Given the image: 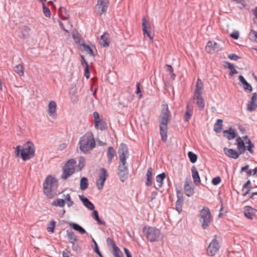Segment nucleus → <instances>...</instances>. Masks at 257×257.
<instances>
[{"instance_id":"f257e3e1","label":"nucleus","mask_w":257,"mask_h":257,"mask_svg":"<svg viewBox=\"0 0 257 257\" xmlns=\"http://www.w3.org/2000/svg\"><path fill=\"white\" fill-rule=\"evenodd\" d=\"M15 153L17 156L20 155L23 161L30 160L35 156V145L31 141H28L22 147L17 146Z\"/></svg>"},{"instance_id":"f03ea898","label":"nucleus","mask_w":257,"mask_h":257,"mask_svg":"<svg viewBox=\"0 0 257 257\" xmlns=\"http://www.w3.org/2000/svg\"><path fill=\"white\" fill-rule=\"evenodd\" d=\"M79 144L80 150L84 153L91 150L96 146L93 134L91 132L86 133L80 138Z\"/></svg>"},{"instance_id":"7ed1b4c3","label":"nucleus","mask_w":257,"mask_h":257,"mask_svg":"<svg viewBox=\"0 0 257 257\" xmlns=\"http://www.w3.org/2000/svg\"><path fill=\"white\" fill-rule=\"evenodd\" d=\"M44 194L48 198H52L54 194L52 192L53 187L57 188L58 186V181L55 177L52 175H48L45 178L43 184Z\"/></svg>"},{"instance_id":"20e7f679","label":"nucleus","mask_w":257,"mask_h":257,"mask_svg":"<svg viewBox=\"0 0 257 257\" xmlns=\"http://www.w3.org/2000/svg\"><path fill=\"white\" fill-rule=\"evenodd\" d=\"M199 221L203 229H207L212 221V217L209 208L204 206L200 211Z\"/></svg>"},{"instance_id":"39448f33","label":"nucleus","mask_w":257,"mask_h":257,"mask_svg":"<svg viewBox=\"0 0 257 257\" xmlns=\"http://www.w3.org/2000/svg\"><path fill=\"white\" fill-rule=\"evenodd\" d=\"M143 231L147 239L150 242L158 241L163 237L160 230L155 227L145 226Z\"/></svg>"},{"instance_id":"423d86ee","label":"nucleus","mask_w":257,"mask_h":257,"mask_svg":"<svg viewBox=\"0 0 257 257\" xmlns=\"http://www.w3.org/2000/svg\"><path fill=\"white\" fill-rule=\"evenodd\" d=\"M171 118V113L169 109L168 104H162L161 113L158 118L159 124L168 125Z\"/></svg>"},{"instance_id":"0eeeda50","label":"nucleus","mask_w":257,"mask_h":257,"mask_svg":"<svg viewBox=\"0 0 257 257\" xmlns=\"http://www.w3.org/2000/svg\"><path fill=\"white\" fill-rule=\"evenodd\" d=\"M118 154L119 159V163H126V159L128 157V150L126 144L121 143L118 149Z\"/></svg>"},{"instance_id":"6e6552de","label":"nucleus","mask_w":257,"mask_h":257,"mask_svg":"<svg viewBox=\"0 0 257 257\" xmlns=\"http://www.w3.org/2000/svg\"><path fill=\"white\" fill-rule=\"evenodd\" d=\"M118 175L120 181L124 182L128 178V169L127 164L126 163H119L118 166Z\"/></svg>"},{"instance_id":"1a4fd4ad","label":"nucleus","mask_w":257,"mask_h":257,"mask_svg":"<svg viewBox=\"0 0 257 257\" xmlns=\"http://www.w3.org/2000/svg\"><path fill=\"white\" fill-rule=\"evenodd\" d=\"M109 5V0H97V5L95 7V11L97 14L101 16L106 12Z\"/></svg>"},{"instance_id":"9d476101","label":"nucleus","mask_w":257,"mask_h":257,"mask_svg":"<svg viewBox=\"0 0 257 257\" xmlns=\"http://www.w3.org/2000/svg\"><path fill=\"white\" fill-rule=\"evenodd\" d=\"M216 235H215V238L210 243L207 248V253L208 255H214L217 253L219 248V242L216 239Z\"/></svg>"},{"instance_id":"9b49d317","label":"nucleus","mask_w":257,"mask_h":257,"mask_svg":"<svg viewBox=\"0 0 257 257\" xmlns=\"http://www.w3.org/2000/svg\"><path fill=\"white\" fill-rule=\"evenodd\" d=\"M221 50V48L218 43L212 41H209L205 47L206 51L210 54L218 52Z\"/></svg>"},{"instance_id":"f8f14e48","label":"nucleus","mask_w":257,"mask_h":257,"mask_svg":"<svg viewBox=\"0 0 257 257\" xmlns=\"http://www.w3.org/2000/svg\"><path fill=\"white\" fill-rule=\"evenodd\" d=\"M177 200L176 203V209L180 213L182 211V205L183 203V194L181 191H177Z\"/></svg>"},{"instance_id":"ddd939ff","label":"nucleus","mask_w":257,"mask_h":257,"mask_svg":"<svg viewBox=\"0 0 257 257\" xmlns=\"http://www.w3.org/2000/svg\"><path fill=\"white\" fill-rule=\"evenodd\" d=\"M257 210L249 206H245L244 207V215L249 219H252Z\"/></svg>"},{"instance_id":"4468645a","label":"nucleus","mask_w":257,"mask_h":257,"mask_svg":"<svg viewBox=\"0 0 257 257\" xmlns=\"http://www.w3.org/2000/svg\"><path fill=\"white\" fill-rule=\"evenodd\" d=\"M78 43L79 45L83 47V51H84L86 54H89L92 57H94V54L91 48L85 42L83 39H80L78 41Z\"/></svg>"},{"instance_id":"2eb2a0df","label":"nucleus","mask_w":257,"mask_h":257,"mask_svg":"<svg viewBox=\"0 0 257 257\" xmlns=\"http://www.w3.org/2000/svg\"><path fill=\"white\" fill-rule=\"evenodd\" d=\"M195 86L196 88L193 95V98H198V97L202 93V89L203 86V84L200 79L198 78L197 79Z\"/></svg>"},{"instance_id":"dca6fc26","label":"nucleus","mask_w":257,"mask_h":257,"mask_svg":"<svg viewBox=\"0 0 257 257\" xmlns=\"http://www.w3.org/2000/svg\"><path fill=\"white\" fill-rule=\"evenodd\" d=\"M147 21L146 20V18L145 17H143L142 19L143 34L145 37L148 36V37H149L151 41H153L154 39L153 36H151L150 32L149 31H148V29H150L151 27L150 26H147Z\"/></svg>"},{"instance_id":"f3484780","label":"nucleus","mask_w":257,"mask_h":257,"mask_svg":"<svg viewBox=\"0 0 257 257\" xmlns=\"http://www.w3.org/2000/svg\"><path fill=\"white\" fill-rule=\"evenodd\" d=\"M223 151L226 156L232 159H236L240 156L239 153L233 149L224 148L223 149Z\"/></svg>"},{"instance_id":"a211bd4d","label":"nucleus","mask_w":257,"mask_h":257,"mask_svg":"<svg viewBox=\"0 0 257 257\" xmlns=\"http://www.w3.org/2000/svg\"><path fill=\"white\" fill-rule=\"evenodd\" d=\"M257 99V93L256 92L252 94V96L251 98L250 102L247 104L246 109L247 110L252 112L254 111L256 107V101Z\"/></svg>"},{"instance_id":"6ab92c4d","label":"nucleus","mask_w":257,"mask_h":257,"mask_svg":"<svg viewBox=\"0 0 257 257\" xmlns=\"http://www.w3.org/2000/svg\"><path fill=\"white\" fill-rule=\"evenodd\" d=\"M236 142L238 151L237 152L239 153L240 155L243 154L246 150V146L245 145L244 142L240 137L237 138L236 139Z\"/></svg>"},{"instance_id":"aec40b11","label":"nucleus","mask_w":257,"mask_h":257,"mask_svg":"<svg viewBox=\"0 0 257 257\" xmlns=\"http://www.w3.org/2000/svg\"><path fill=\"white\" fill-rule=\"evenodd\" d=\"M80 200L82 201L83 205L90 210H92L94 209L95 207L93 204L89 201V200L83 195H79Z\"/></svg>"},{"instance_id":"412c9836","label":"nucleus","mask_w":257,"mask_h":257,"mask_svg":"<svg viewBox=\"0 0 257 257\" xmlns=\"http://www.w3.org/2000/svg\"><path fill=\"white\" fill-rule=\"evenodd\" d=\"M159 126L161 140L163 142L166 143L167 140L168 125L159 124Z\"/></svg>"},{"instance_id":"4be33fe9","label":"nucleus","mask_w":257,"mask_h":257,"mask_svg":"<svg viewBox=\"0 0 257 257\" xmlns=\"http://www.w3.org/2000/svg\"><path fill=\"white\" fill-rule=\"evenodd\" d=\"M191 172L194 183L196 185H198L200 183L201 180L199 173L195 166L192 167Z\"/></svg>"},{"instance_id":"5701e85b","label":"nucleus","mask_w":257,"mask_h":257,"mask_svg":"<svg viewBox=\"0 0 257 257\" xmlns=\"http://www.w3.org/2000/svg\"><path fill=\"white\" fill-rule=\"evenodd\" d=\"M224 136L225 137L227 140H231L234 139L236 136V134L235 130L231 127H229L228 130H224L223 132Z\"/></svg>"},{"instance_id":"b1692460","label":"nucleus","mask_w":257,"mask_h":257,"mask_svg":"<svg viewBox=\"0 0 257 257\" xmlns=\"http://www.w3.org/2000/svg\"><path fill=\"white\" fill-rule=\"evenodd\" d=\"M74 169L66 167V166H64L63 168V174L61 178L62 179H67L74 173Z\"/></svg>"},{"instance_id":"393cba45","label":"nucleus","mask_w":257,"mask_h":257,"mask_svg":"<svg viewBox=\"0 0 257 257\" xmlns=\"http://www.w3.org/2000/svg\"><path fill=\"white\" fill-rule=\"evenodd\" d=\"M238 79L239 81L242 83L243 88L245 90H248L249 92L252 91V86L247 82L243 76L239 75L238 77Z\"/></svg>"},{"instance_id":"a878e982","label":"nucleus","mask_w":257,"mask_h":257,"mask_svg":"<svg viewBox=\"0 0 257 257\" xmlns=\"http://www.w3.org/2000/svg\"><path fill=\"white\" fill-rule=\"evenodd\" d=\"M108 163L110 164L114 156H116V153L112 147H109L106 152Z\"/></svg>"},{"instance_id":"bb28decb","label":"nucleus","mask_w":257,"mask_h":257,"mask_svg":"<svg viewBox=\"0 0 257 257\" xmlns=\"http://www.w3.org/2000/svg\"><path fill=\"white\" fill-rule=\"evenodd\" d=\"M152 180H153V169L151 167H150L147 172L146 174V185L147 186H151L152 185Z\"/></svg>"},{"instance_id":"cd10ccee","label":"nucleus","mask_w":257,"mask_h":257,"mask_svg":"<svg viewBox=\"0 0 257 257\" xmlns=\"http://www.w3.org/2000/svg\"><path fill=\"white\" fill-rule=\"evenodd\" d=\"M193 114V107L187 103L186 107V112L184 114V119L186 121H189Z\"/></svg>"},{"instance_id":"c85d7f7f","label":"nucleus","mask_w":257,"mask_h":257,"mask_svg":"<svg viewBox=\"0 0 257 257\" xmlns=\"http://www.w3.org/2000/svg\"><path fill=\"white\" fill-rule=\"evenodd\" d=\"M56 103L54 101H51L48 105V113L51 116H53L56 111Z\"/></svg>"},{"instance_id":"c756f323","label":"nucleus","mask_w":257,"mask_h":257,"mask_svg":"<svg viewBox=\"0 0 257 257\" xmlns=\"http://www.w3.org/2000/svg\"><path fill=\"white\" fill-rule=\"evenodd\" d=\"M31 29L28 26H24L21 29V36L22 39H25L29 37Z\"/></svg>"},{"instance_id":"7c9ffc66","label":"nucleus","mask_w":257,"mask_h":257,"mask_svg":"<svg viewBox=\"0 0 257 257\" xmlns=\"http://www.w3.org/2000/svg\"><path fill=\"white\" fill-rule=\"evenodd\" d=\"M166 174L164 172L162 173L161 174H159L156 176V181L159 183L158 185V187L156 188L157 189L162 187L163 181L166 178Z\"/></svg>"},{"instance_id":"2f4dec72","label":"nucleus","mask_w":257,"mask_h":257,"mask_svg":"<svg viewBox=\"0 0 257 257\" xmlns=\"http://www.w3.org/2000/svg\"><path fill=\"white\" fill-rule=\"evenodd\" d=\"M222 123L223 120L221 119H218L216 123L214 125L213 130L216 133H219L222 130Z\"/></svg>"},{"instance_id":"473e14b6","label":"nucleus","mask_w":257,"mask_h":257,"mask_svg":"<svg viewBox=\"0 0 257 257\" xmlns=\"http://www.w3.org/2000/svg\"><path fill=\"white\" fill-rule=\"evenodd\" d=\"M108 176V174L107 172V170L104 168H101L99 170V173L98 175V179L102 181H105L106 178Z\"/></svg>"},{"instance_id":"72a5a7b5","label":"nucleus","mask_w":257,"mask_h":257,"mask_svg":"<svg viewBox=\"0 0 257 257\" xmlns=\"http://www.w3.org/2000/svg\"><path fill=\"white\" fill-rule=\"evenodd\" d=\"M184 190L185 194L188 197L192 196L194 194V188L187 181L185 182Z\"/></svg>"},{"instance_id":"f704fd0d","label":"nucleus","mask_w":257,"mask_h":257,"mask_svg":"<svg viewBox=\"0 0 257 257\" xmlns=\"http://www.w3.org/2000/svg\"><path fill=\"white\" fill-rule=\"evenodd\" d=\"M69 226L73 229L79 231L82 234L86 233L85 230L78 224L74 222H70L69 223Z\"/></svg>"},{"instance_id":"c9c22d12","label":"nucleus","mask_w":257,"mask_h":257,"mask_svg":"<svg viewBox=\"0 0 257 257\" xmlns=\"http://www.w3.org/2000/svg\"><path fill=\"white\" fill-rule=\"evenodd\" d=\"M93 210L92 213V218L95 221H96L97 222V223L98 224L105 225H106L105 222L104 221H102L99 218L98 211L97 210H94V209L93 210Z\"/></svg>"},{"instance_id":"e433bc0d","label":"nucleus","mask_w":257,"mask_h":257,"mask_svg":"<svg viewBox=\"0 0 257 257\" xmlns=\"http://www.w3.org/2000/svg\"><path fill=\"white\" fill-rule=\"evenodd\" d=\"M66 232L69 242H72L73 241L77 240V236L74 234V233L71 230H67Z\"/></svg>"},{"instance_id":"4c0bfd02","label":"nucleus","mask_w":257,"mask_h":257,"mask_svg":"<svg viewBox=\"0 0 257 257\" xmlns=\"http://www.w3.org/2000/svg\"><path fill=\"white\" fill-rule=\"evenodd\" d=\"M14 71L19 75V76L24 75V68L23 65L21 64L17 65L14 68Z\"/></svg>"},{"instance_id":"58836bf2","label":"nucleus","mask_w":257,"mask_h":257,"mask_svg":"<svg viewBox=\"0 0 257 257\" xmlns=\"http://www.w3.org/2000/svg\"><path fill=\"white\" fill-rule=\"evenodd\" d=\"M88 186V179L86 177H82L80 181V188L81 190H86Z\"/></svg>"},{"instance_id":"ea45409f","label":"nucleus","mask_w":257,"mask_h":257,"mask_svg":"<svg viewBox=\"0 0 257 257\" xmlns=\"http://www.w3.org/2000/svg\"><path fill=\"white\" fill-rule=\"evenodd\" d=\"M65 204V200L62 199H55L51 203V205L53 206H58V207H64Z\"/></svg>"},{"instance_id":"a19ab883","label":"nucleus","mask_w":257,"mask_h":257,"mask_svg":"<svg viewBox=\"0 0 257 257\" xmlns=\"http://www.w3.org/2000/svg\"><path fill=\"white\" fill-rule=\"evenodd\" d=\"M106 34L108 35V34L104 32V34L100 36V40L101 41L100 44L104 47L108 46L109 44L108 38L105 36V35Z\"/></svg>"},{"instance_id":"79ce46f5","label":"nucleus","mask_w":257,"mask_h":257,"mask_svg":"<svg viewBox=\"0 0 257 257\" xmlns=\"http://www.w3.org/2000/svg\"><path fill=\"white\" fill-rule=\"evenodd\" d=\"M197 100L196 104L199 108L200 110H202L204 108L205 102L203 98L200 95L198 98H194Z\"/></svg>"},{"instance_id":"37998d69","label":"nucleus","mask_w":257,"mask_h":257,"mask_svg":"<svg viewBox=\"0 0 257 257\" xmlns=\"http://www.w3.org/2000/svg\"><path fill=\"white\" fill-rule=\"evenodd\" d=\"M95 128L101 131H104L107 129V124L105 121L100 120V122L98 123L97 126H95Z\"/></svg>"},{"instance_id":"c03bdc74","label":"nucleus","mask_w":257,"mask_h":257,"mask_svg":"<svg viewBox=\"0 0 257 257\" xmlns=\"http://www.w3.org/2000/svg\"><path fill=\"white\" fill-rule=\"evenodd\" d=\"M188 156L192 163H195L197 160V155L191 151H189L188 153Z\"/></svg>"},{"instance_id":"a18cd8bd","label":"nucleus","mask_w":257,"mask_h":257,"mask_svg":"<svg viewBox=\"0 0 257 257\" xmlns=\"http://www.w3.org/2000/svg\"><path fill=\"white\" fill-rule=\"evenodd\" d=\"M65 201H67V205L68 207H71L74 204V202L71 200L70 195L67 194L63 195Z\"/></svg>"},{"instance_id":"49530a36","label":"nucleus","mask_w":257,"mask_h":257,"mask_svg":"<svg viewBox=\"0 0 257 257\" xmlns=\"http://www.w3.org/2000/svg\"><path fill=\"white\" fill-rule=\"evenodd\" d=\"M225 63L227 65L228 68L230 70L229 72V75L230 76H232L233 75L238 73L237 70L235 69L233 64L228 62H225Z\"/></svg>"},{"instance_id":"de8ad7c7","label":"nucleus","mask_w":257,"mask_h":257,"mask_svg":"<svg viewBox=\"0 0 257 257\" xmlns=\"http://www.w3.org/2000/svg\"><path fill=\"white\" fill-rule=\"evenodd\" d=\"M42 3V6H43V11L44 15L46 17H50L51 16V12L50 9L46 7V6L45 4V2H41Z\"/></svg>"},{"instance_id":"09e8293b","label":"nucleus","mask_w":257,"mask_h":257,"mask_svg":"<svg viewBox=\"0 0 257 257\" xmlns=\"http://www.w3.org/2000/svg\"><path fill=\"white\" fill-rule=\"evenodd\" d=\"M246 143L248 144V145L246 147V149L251 154L253 153V148L254 146V144L252 143L250 139H248V141L246 142Z\"/></svg>"},{"instance_id":"8fccbe9b","label":"nucleus","mask_w":257,"mask_h":257,"mask_svg":"<svg viewBox=\"0 0 257 257\" xmlns=\"http://www.w3.org/2000/svg\"><path fill=\"white\" fill-rule=\"evenodd\" d=\"M249 38L251 41L257 43V32L251 30L249 34Z\"/></svg>"},{"instance_id":"3c124183","label":"nucleus","mask_w":257,"mask_h":257,"mask_svg":"<svg viewBox=\"0 0 257 257\" xmlns=\"http://www.w3.org/2000/svg\"><path fill=\"white\" fill-rule=\"evenodd\" d=\"M76 162L75 161V160L74 159H71L67 162L65 166H66V167L73 168L75 170V165L76 164Z\"/></svg>"},{"instance_id":"603ef678","label":"nucleus","mask_w":257,"mask_h":257,"mask_svg":"<svg viewBox=\"0 0 257 257\" xmlns=\"http://www.w3.org/2000/svg\"><path fill=\"white\" fill-rule=\"evenodd\" d=\"M113 254L115 257H123L122 253L117 246L113 249Z\"/></svg>"},{"instance_id":"864d4df0","label":"nucleus","mask_w":257,"mask_h":257,"mask_svg":"<svg viewBox=\"0 0 257 257\" xmlns=\"http://www.w3.org/2000/svg\"><path fill=\"white\" fill-rule=\"evenodd\" d=\"M56 225V222L54 220H52L49 225V226L47 228V230L48 232H54V227Z\"/></svg>"},{"instance_id":"5fc2aeb1","label":"nucleus","mask_w":257,"mask_h":257,"mask_svg":"<svg viewBox=\"0 0 257 257\" xmlns=\"http://www.w3.org/2000/svg\"><path fill=\"white\" fill-rule=\"evenodd\" d=\"M93 117L94 118V125L97 126L98 123L100 122V119L99 113L97 111H94L93 113Z\"/></svg>"},{"instance_id":"6e6d98bb","label":"nucleus","mask_w":257,"mask_h":257,"mask_svg":"<svg viewBox=\"0 0 257 257\" xmlns=\"http://www.w3.org/2000/svg\"><path fill=\"white\" fill-rule=\"evenodd\" d=\"M85 165V159L83 157H80L79 158V164H78V167L79 168L80 170L82 169Z\"/></svg>"},{"instance_id":"4d7b16f0","label":"nucleus","mask_w":257,"mask_h":257,"mask_svg":"<svg viewBox=\"0 0 257 257\" xmlns=\"http://www.w3.org/2000/svg\"><path fill=\"white\" fill-rule=\"evenodd\" d=\"M84 75L87 79L90 77V70L89 65L87 64L86 66H84Z\"/></svg>"},{"instance_id":"13d9d810","label":"nucleus","mask_w":257,"mask_h":257,"mask_svg":"<svg viewBox=\"0 0 257 257\" xmlns=\"http://www.w3.org/2000/svg\"><path fill=\"white\" fill-rule=\"evenodd\" d=\"M104 182V181H102L98 179L96 180V183L98 190H101L103 188Z\"/></svg>"},{"instance_id":"bf43d9fd","label":"nucleus","mask_w":257,"mask_h":257,"mask_svg":"<svg viewBox=\"0 0 257 257\" xmlns=\"http://www.w3.org/2000/svg\"><path fill=\"white\" fill-rule=\"evenodd\" d=\"M106 242L107 244L111 246L113 249L117 247L114 241L110 238H107L106 239Z\"/></svg>"},{"instance_id":"052dcab7","label":"nucleus","mask_w":257,"mask_h":257,"mask_svg":"<svg viewBox=\"0 0 257 257\" xmlns=\"http://www.w3.org/2000/svg\"><path fill=\"white\" fill-rule=\"evenodd\" d=\"M221 181V178L219 176H217L212 179L211 182L214 185H217L220 183Z\"/></svg>"},{"instance_id":"680f3d73","label":"nucleus","mask_w":257,"mask_h":257,"mask_svg":"<svg viewBox=\"0 0 257 257\" xmlns=\"http://www.w3.org/2000/svg\"><path fill=\"white\" fill-rule=\"evenodd\" d=\"M248 188H249V190H251L252 189V187L251 186V182L250 180H248L243 185L242 187V191L244 189H248Z\"/></svg>"},{"instance_id":"e2e57ef3","label":"nucleus","mask_w":257,"mask_h":257,"mask_svg":"<svg viewBox=\"0 0 257 257\" xmlns=\"http://www.w3.org/2000/svg\"><path fill=\"white\" fill-rule=\"evenodd\" d=\"M72 244V249L76 252L80 250V248L78 244L75 243L74 241L70 242Z\"/></svg>"},{"instance_id":"0e129e2a","label":"nucleus","mask_w":257,"mask_h":257,"mask_svg":"<svg viewBox=\"0 0 257 257\" xmlns=\"http://www.w3.org/2000/svg\"><path fill=\"white\" fill-rule=\"evenodd\" d=\"M228 58L231 59L234 61H237L238 59H240L241 57L239 56H238L236 54L234 53H231L228 55Z\"/></svg>"},{"instance_id":"69168bd1","label":"nucleus","mask_w":257,"mask_h":257,"mask_svg":"<svg viewBox=\"0 0 257 257\" xmlns=\"http://www.w3.org/2000/svg\"><path fill=\"white\" fill-rule=\"evenodd\" d=\"M230 36L232 38L235 40H237L239 38V34L238 31H235L233 32L231 34H230Z\"/></svg>"},{"instance_id":"338daca9","label":"nucleus","mask_w":257,"mask_h":257,"mask_svg":"<svg viewBox=\"0 0 257 257\" xmlns=\"http://www.w3.org/2000/svg\"><path fill=\"white\" fill-rule=\"evenodd\" d=\"M81 65L82 66H86L87 64H88L87 61L85 60L84 56L83 55H81Z\"/></svg>"},{"instance_id":"774afa93","label":"nucleus","mask_w":257,"mask_h":257,"mask_svg":"<svg viewBox=\"0 0 257 257\" xmlns=\"http://www.w3.org/2000/svg\"><path fill=\"white\" fill-rule=\"evenodd\" d=\"M165 68H166L167 71H168L171 73H172L174 71L173 67L170 65L166 64L165 65Z\"/></svg>"}]
</instances>
